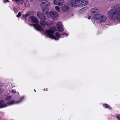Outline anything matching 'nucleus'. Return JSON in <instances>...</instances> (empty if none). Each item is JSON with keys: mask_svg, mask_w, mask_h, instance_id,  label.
Wrapping results in <instances>:
<instances>
[{"mask_svg": "<svg viewBox=\"0 0 120 120\" xmlns=\"http://www.w3.org/2000/svg\"><path fill=\"white\" fill-rule=\"evenodd\" d=\"M107 15L112 21L116 22H120V5L112 7L108 11Z\"/></svg>", "mask_w": 120, "mask_h": 120, "instance_id": "obj_1", "label": "nucleus"}, {"mask_svg": "<svg viewBox=\"0 0 120 120\" xmlns=\"http://www.w3.org/2000/svg\"><path fill=\"white\" fill-rule=\"evenodd\" d=\"M50 3L48 1H46L41 3L40 5L42 8V10L43 13L47 14V16L53 19H56L58 17V15L57 12L55 11H49L47 13L49 10V7Z\"/></svg>", "mask_w": 120, "mask_h": 120, "instance_id": "obj_2", "label": "nucleus"}, {"mask_svg": "<svg viewBox=\"0 0 120 120\" xmlns=\"http://www.w3.org/2000/svg\"><path fill=\"white\" fill-rule=\"evenodd\" d=\"M88 19H91L92 22L93 23H94L95 22L94 20L98 22L103 23L104 22L106 21L107 19V17L105 15L101 13H98L94 14L93 16H88Z\"/></svg>", "mask_w": 120, "mask_h": 120, "instance_id": "obj_3", "label": "nucleus"}, {"mask_svg": "<svg viewBox=\"0 0 120 120\" xmlns=\"http://www.w3.org/2000/svg\"><path fill=\"white\" fill-rule=\"evenodd\" d=\"M56 30V29L55 27H50L48 30H46V33L48 37L50 38L57 40L61 37L59 33L58 32H56L55 34V36L52 34Z\"/></svg>", "mask_w": 120, "mask_h": 120, "instance_id": "obj_4", "label": "nucleus"}, {"mask_svg": "<svg viewBox=\"0 0 120 120\" xmlns=\"http://www.w3.org/2000/svg\"><path fill=\"white\" fill-rule=\"evenodd\" d=\"M71 5L75 8L82 7L86 5L88 3V0H70Z\"/></svg>", "mask_w": 120, "mask_h": 120, "instance_id": "obj_5", "label": "nucleus"}, {"mask_svg": "<svg viewBox=\"0 0 120 120\" xmlns=\"http://www.w3.org/2000/svg\"><path fill=\"white\" fill-rule=\"evenodd\" d=\"M62 11L66 14H69L71 12V11L69 7L67 5L65 4L62 7Z\"/></svg>", "mask_w": 120, "mask_h": 120, "instance_id": "obj_6", "label": "nucleus"}, {"mask_svg": "<svg viewBox=\"0 0 120 120\" xmlns=\"http://www.w3.org/2000/svg\"><path fill=\"white\" fill-rule=\"evenodd\" d=\"M56 25L58 31L61 32L63 31L64 30L63 25L61 22H58L56 23Z\"/></svg>", "mask_w": 120, "mask_h": 120, "instance_id": "obj_7", "label": "nucleus"}, {"mask_svg": "<svg viewBox=\"0 0 120 120\" xmlns=\"http://www.w3.org/2000/svg\"><path fill=\"white\" fill-rule=\"evenodd\" d=\"M64 2V0H53V1L54 4L60 6L63 5Z\"/></svg>", "mask_w": 120, "mask_h": 120, "instance_id": "obj_8", "label": "nucleus"}, {"mask_svg": "<svg viewBox=\"0 0 120 120\" xmlns=\"http://www.w3.org/2000/svg\"><path fill=\"white\" fill-rule=\"evenodd\" d=\"M33 26L35 29L37 31H42L43 32H44L43 29L39 25L34 24Z\"/></svg>", "mask_w": 120, "mask_h": 120, "instance_id": "obj_9", "label": "nucleus"}, {"mask_svg": "<svg viewBox=\"0 0 120 120\" xmlns=\"http://www.w3.org/2000/svg\"><path fill=\"white\" fill-rule=\"evenodd\" d=\"M37 16L38 18L41 20H44L46 19L45 16L44 15L42 14L41 12H37Z\"/></svg>", "mask_w": 120, "mask_h": 120, "instance_id": "obj_10", "label": "nucleus"}, {"mask_svg": "<svg viewBox=\"0 0 120 120\" xmlns=\"http://www.w3.org/2000/svg\"><path fill=\"white\" fill-rule=\"evenodd\" d=\"M4 101L3 100H0V109L3 108L8 106L7 104L4 103Z\"/></svg>", "mask_w": 120, "mask_h": 120, "instance_id": "obj_11", "label": "nucleus"}, {"mask_svg": "<svg viewBox=\"0 0 120 120\" xmlns=\"http://www.w3.org/2000/svg\"><path fill=\"white\" fill-rule=\"evenodd\" d=\"M40 25L43 26H45L46 25L48 26L50 25V24L48 22L44 20H41L40 21Z\"/></svg>", "mask_w": 120, "mask_h": 120, "instance_id": "obj_12", "label": "nucleus"}, {"mask_svg": "<svg viewBox=\"0 0 120 120\" xmlns=\"http://www.w3.org/2000/svg\"><path fill=\"white\" fill-rule=\"evenodd\" d=\"M91 12L92 13H95L96 14L99 13L100 11L98 8L95 7L92 9L91 10Z\"/></svg>", "mask_w": 120, "mask_h": 120, "instance_id": "obj_13", "label": "nucleus"}, {"mask_svg": "<svg viewBox=\"0 0 120 120\" xmlns=\"http://www.w3.org/2000/svg\"><path fill=\"white\" fill-rule=\"evenodd\" d=\"M31 18L33 22L36 23H38V20L37 18L34 16H32L31 17Z\"/></svg>", "mask_w": 120, "mask_h": 120, "instance_id": "obj_14", "label": "nucleus"}, {"mask_svg": "<svg viewBox=\"0 0 120 120\" xmlns=\"http://www.w3.org/2000/svg\"><path fill=\"white\" fill-rule=\"evenodd\" d=\"M103 107L105 108H108L109 110H111L112 108L108 104L105 103L103 105Z\"/></svg>", "mask_w": 120, "mask_h": 120, "instance_id": "obj_15", "label": "nucleus"}, {"mask_svg": "<svg viewBox=\"0 0 120 120\" xmlns=\"http://www.w3.org/2000/svg\"><path fill=\"white\" fill-rule=\"evenodd\" d=\"M15 1L17 2H19V3L22 4L23 3V0H15Z\"/></svg>", "mask_w": 120, "mask_h": 120, "instance_id": "obj_16", "label": "nucleus"}, {"mask_svg": "<svg viewBox=\"0 0 120 120\" xmlns=\"http://www.w3.org/2000/svg\"><path fill=\"white\" fill-rule=\"evenodd\" d=\"M55 9L58 12H60V8L58 6H56L55 7Z\"/></svg>", "mask_w": 120, "mask_h": 120, "instance_id": "obj_17", "label": "nucleus"}, {"mask_svg": "<svg viewBox=\"0 0 120 120\" xmlns=\"http://www.w3.org/2000/svg\"><path fill=\"white\" fill-rule=\"evenodd\" d=\"M14 103V101L13 100H11L7 102V104L9 105H12Z\"/></svg>", "mask_w": 120, "mask_h": 120, "instance_id": "obj_18", "label": "nucleus"}, {"mask_svg": "<svg viewBox=\"0 0 120 120\" xmlns=\"http://www.w3.org/2000/svg\"><path fill=\"white\" fill-rule=\"evenodd\" d=\"M11 98V96H7L6 97L5 99V100L8 101L10 100Z\"/></svg>", "mask_w": 120, "mask_h": 120, "instance_id": "obj_19", "label": "nucleus"}, {"mask_svg": "<svg viewBox=\"0 0 120 120\" xmlns=\"http://www.w3.org/2000/svg\"><path fill=\"white\" fill-rule=\"evenodd\" d=\"M24 98V96L22 97H21L20 98V100L18 101H17L16 103H18L21 102L22 101V100Z\"/></svg>", "mask_w": 120, "mask_h": 120, "instance_id": "obj_20", "label": "nucleus"}, {"mask_svg": "<svg viewBox=\"0 0 120 120\" xmlns=\"http://www.w3.org/2000/svg\"><path fill=\"white\" fill-rule=\"evenodd\" d=\"M117 118L119 120H120V115L118 114L116 116Z\"/></svg>", "mask_w": 120, "mask_h": 120, "instance_id": "obj_21", "label": "nucleus"}, {"mask_svg": "<svg viewBox=\"0 0 120 120\" xmlns=\"http://www.w3.org/2000/svg\"><path fill=\"white\" fill-rule=\"evenodd\" d=\"M29 15V13L26 14V15H23V17L24 18H26V17H27Z\"/></svg>", "mask_w": 120, "mask_h": 120, "instance_id": "obj_22", "label": "nucleus"}, {"mask_svg": "<svg viewBox=\"0 0 120 120\" xmlns=\"http://www.w3.org/2000/svg\"><path fill=\"white\" fill-rule=\"evenodd\" d=\"M62 35L64 37H67L68 36V34L66 33H63L62 34Z\"/></svg>", "mask_w": 120, "mask_h": 120, "instance_id": "obj_23", "label": "nucleus"}, {"mask_svg": "<svg viewBox=\"0 0 120 120\" xmlns=\"http://www.w3.org/2000/svg\"><path fill=\"white\" fill-rule=\"evenodd\" d=\"M29 2L28 1H27L25 4V5L26 6H27L29 5Z\"/></svg>", "mask_w": 120, "mask_h": 120, "instance_id": "obj_24", "label": "nucleus"}, {"mask_svg": "<svg viewBox=\"0 0 120 120\" xmlns=\"http://www.w3.org/2000/svg\"><path fill=\"white\" fill-rule=\"evenodd\" d=\"M21 14V12H19L18 15H17V17H19L20 16Z\"/></svg>", "mask_w": 120, "mask_h": 120, "instance_id": "obj_25", "label": "nucleus"}, {"mask_svg": "<svg viewBox=\"0 0 120 120\" xmlns=\"http://www.w3.org/2000/svg\"><path fill=\"white\" fill-rule=\"evenodd\" d=\"M12 92L14 93H16V91L15 90H11Z\"/></svg>", "mask_w": 120, "mask_h": 120, "instance_id": "obj_26", "label": "nucleus"}, {"mask_svg": "<svg viewBox=\"0 0 120 120\" xmlns=\"http://www.w3.org/2000/svg\"><path fill=\"white\" fill-rule=\"evenodd\" d=\"M4 2V3H5L7 2H8V0H3Z\"/></svg>", "mask_w": 120, "mask_h": 120, "instance_id": "obj_27", "label": "nucleus"}, {"mask_svg": "<svg viewBox=\"0 0 120 120\" xmlns=\"http://www.w3.org/2000/svg\"><path fill=\"white\" fill-rule=\"evenodd\" d=\"M11 86L12 87H15V86H14L12 84H11Z\"/></svg>", "mask_w": 120, "mask_h": 120, "instance_id": "obj_28", "label": "nucleus"}, {"mask_svg": "<svg viewBox=\"0 0 120 120\" xmlns=\"http://www.w3.org/2000/svg\"><path fill=\"white\" fill-rule=\"evenodd\" d=\"M48 89L47 88H46V91H48Z\"/></svg>", "mask_w": 120, "mask_h": 120, "instance_id": "obj_29", "label": "nucleus"}, {"mask_svg": "<svg viewBox=\"0 0 120 120\" xmlns=\"http://www.w3.org/2000/svg\"><path fill=\"white\" fill-rule=\"evenodd\" d=\"M34 91L35 92H36V90H35V89H34Z\"/></svg>", "mask_w": 120, "mask_h": 120, "instance_id": "obj_30", "label": "nucleus"}, {"mask_svg": "<svg viewBox=\"0 0 120 120\" xmlns=\"http://www.w3.org/2000/svg\"><path fill=\"white\" fill-rule=\"evenodd\" d=\"M30 25H32L31 24H29Z\"/></svg>", "mask_w": 120, "mask_h": 120, "instance_id": "obj_31", "label": "nucleus"}, {"mask_svg": "<svg viewBox=\"0 0 120 120\" xmlns=\"http://www.w3.org/2000/svg\"><path fill=\"white\" fill-rule=\"evenodd\" d=\"M82 11L81 10H80V11Z\"/></svg>", "mask_w": 120, "mask_h": 120, "instance_id": "obj_32", "label": "nucleus"}]
</instances>
